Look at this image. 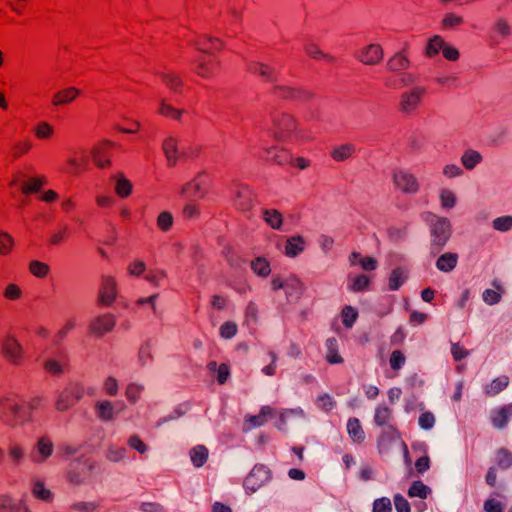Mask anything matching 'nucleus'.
Returning <instances> with one entry per match:
<instances>
[{
	"label": "nucleus",
	"mask_w": 512,
	"mask_h": 512,
	"mask_svg": "<svg viewBox=\"0 0 512 512\" xmlns=\"http://www.w3.org/2000/svg\"><path fill=\"white\" fill-rule=\"evenodd\" d=\"M270 130L273 138L279 142H302L310 137L301 128L296 116L286 111L271 114Z\"/></svg>",
	"instance_id": "obj_1"
},
{
	"label": "nucleus",
	"mask_w": 512,
	"mask_h": 512,
	"mask_svg": "<svg viewBox=\"0 0 512 512\" xmlns=\"http://www.w3.org/2000/svg\"><path fill=\"white\" fill-rule=\"evenodd\" d=\"M24 407L19 402L17 396L6 394L0 397V419L11 427L23 425Z\"/></svg>",
	"instance_id": "obj_2"
},
{
	"label": "nucleus",
	"mask_w": 512,
	"mask_h": 512,
	"mask_svg": "<svg viewBox=\"0 0 512 512\" xmlns=\"http://www.w3.org/2000/svg\"><path fill=\"white\" fill-rule=\"evenodd\" d=\"M193 72L203 78L212 79L220 72V61L216 54H199L193 61Z\"/></svg>",
	"instance_id": "obj_3"
},
{
	"label": "nucleus",
	"mask_w": 512,
	"mask_h": 512,
	"mask_svg": "<svg viewBox=\"0 0 512 512\" xmlns=\"http://www.w3.org/2000/svg\"><path fill=\"white\" fill-rule=\"evenodd\" d=\"M84 396V387L79 383H69L57 396L55 408L64 412L75 406Z\"/></svg>",
	"instance_id": "obj_4"
},
{
	"label": "nucleus",
	"mask_w": 512,
	"mask_h": 512,
	"mask_svg": "<svg viewBox=\"0 0 512 512\" xmlns=\"http://www.w3.org/2000/svg\"><path fill=\"white\" fill-rule=\"evenodd\" d=\"M1 354L10 364L21 366L26 360L22 344L13 335L6 336L1 343Z\"/></svg>",
	"instance_id": "obj_5"
},
{
	"label": "nucleus",
	"mask_w": 512,
	"mask_h": 512,
	"mask_svg": "<svg viewBox=\"0 0 512 512\" xmlns=\"http://www.w3.org/2000/svg\"><path fill=\"white\" fill-rule=\"evenodd\" d=\"M451 235L450 222L444 218L437 219L431 228V253L438 254L445 244L448 242Z\"/></svg>",
	"instance_id": "obj_6"
},
{
	"label": "nucleus",
	"mask_w": 512,
	"mask_h": 512,
	"mask_svg": "<svg viewBox=\"0 0 512 512\" xmlns=\"http://www.w3.org/2000/svg\"><path fill=\"white\" fill-rule=\"evenodd\" d=\"M210 181L204 175H197L191 181L184 184L180 194L186 198L203 199L209 192Z\"/></svg>",
	"instance_id": "obj_7"
},
{
	"label": "nucleus",
	"mask_w": 512,
	"mask_h": 512,
	"mask_svg": "<svg viewBox=\"0 0 512 512\" xmlns=\"http://www.w3.org/2000/svg\"><path fill=\"white\" fill-rule=\"evenodd\" d=\"M272 93L280 99L292 101H309L314 97L311 91L286 85L274 86Z\"/></svg>",
	"instance_id": "obj_8"
},
{
	"label": "nucleus",
	"mask_w": 512,
	"mask_h": 512,
	"mask_svg": "<svg viewBox=\"0 0 512 512\" xmlns=\"http://www.w3.org/2000/svg\"><path fill=\"white\" fill-rule=\"evenodd\" d=\"M117 282L111 275H104L101 278L98 301L100 304L110 306L117 298Z\"/></svg>",
	"instance_id": "obj_9"
},
{
	"label": "nucleus",
	"mask_w": 512,
	"mask_h": 512,
	"mask_svg": "<svg viewBox=\"0 0 512 512\" xmlns=\"http://www.w3.org/2000/svg\"><path fill=\"white\" fill-rule=\"evenodd\" d=\"M426 90L422 87H415L404 92L399 101V108L404 113H411L417 109L424 97Z\"/></svg>",
	"instance_id": "obj_10"
},
{
	"label": "nucleus",
	"mask_w": 512,
	"mask_h": 512,
	"mask_svg": "<svg viewBox=\"0 0 512 512\" xmlns=\"http://www.w3.org/2000/svg\"><path fill=\"white\" fill-rule=\"evenodd\" d=\"M81 95V90L74 86L65 87L52 94L51 105L54 108L67 106L75 102Z\"/></svg>",
	"instance_id": "obj_11"
},
{
	"label": "nucleus",
	"mask_w": 512,
	"mask_h": 512,
	"mask_svg": "<svg viewBox=\"0 0 512 512\" xmlns=\"http://www.w3.org/2000/svg\"><path fill=\"white\" fill-rule=\"evenodd\" d=\"M116 325L115 316L110 313H106L100 316L95 317L90 325H89V332L92 335H95L97 337H101L105 335L106 333L113 330V328Z\"/></svg>",
	"instance_id": "obj_12"
},
{
	"label": "nucleus",
	"mask_w": 512,
	"mask_h": 512,
	"mask_svg": "<svg viewBox=\"0 0 512 512\" xmlns=\"http://www.w3.org/2000/svg\"><path fill=\"white\" fill-rule=\"evenodd\" d=\"M384 52L379 44H369L358 51L357 58L365 65H375L382 61Z\"/></svg>",
	"instance_id": "obj_13"
},
{
	"label": "nucleus",
	"mask_w": 512,
	"mask_h": 512,
	"mask_svg": "<svg viewBox=\"0 0 512 512\" xmlns=\"http://www.w3.org/2000/svg\"><path fill=\"white\" fill-rule=\"evenodd\" d=\"M394 183L403 193L413 194L419 190L415 176L405 171H398L394 174Z\"/></svg>",
	"instance_id": "obj_14"
},
{
	"label": "nucleus",
	"mask_w": 512,
	"mask_h": 512,
	"mask_svg": "<svg viewBox=\"0 0 512 512\" xmlns=\"http://www.w3.org/2000/svg\"><path fill=\"white\" fill-rule=\"evenodd\" d=\"M268 159L271 163L279 166H289L293 163V153L290 149L282 146H271L266 149Z\"/></svg>",
	"instance_id": "obj_15"
},
{
	"label": "nucleus",
	"mask_w": 512,
	"mask_h": 512,
	"mask_svg": "<svg viewBox=\"0 0 512 512\" xmlns=\"http://www.w3.org/2000/svg\"><path fill=\"white\" fill-rule=\"evenodd\" d=\"M54 446L51 439L47 436H42L38 439L34 452L32 453V460L35 463L45 462L53 453Z\"/></svg>",
	"instance_id": "obj_16"
},
{
	"label": "nucleus",
	"mask_w": 512,
	"mask_h": 512,
	"mask_svg": "<svg viewBox=\"0 0 512 512\" xmlns=\"http://www.w3.org/2000/svg\"><path fill=\"white\" fill-rule=\"evenodd\" d=\"M113 147V143L110 141H104L99 143L93 148L92 158L94 163L100 168H107L110 166V150Z\"/></svg>",
	"instance_id": "obj_17"
},
{
	"label": "nucleus",
	"mask_w": 512,
	"mask_h": 512,
	"mask_svg": "<svg viewBox=\"0 0 512 512\" xmlns=\"http://www.w3.org/2000/svg\"><path fill=\"white\" fill-rule=\"evenodd\" d=\"M253 193L247 186H239L233 197L234 206L241 211H248L253 207Z\"/></svg>",
	"instance_id": "obj_18"
},
{
	"label": "nucleus",
	"mask_w": 512,
	"mask_h": 512,
	"mask_svg": "<svg viewBox=\"0 0 512 512\" xmlns=\"http://www.w3.org/2000/svg\"><path fill=\"white\" fill-rule=\"evenodd\" d=\"M222 47V41L216 37L201 36L195 41V48L200 54H215Z\"/></svg>",
	"instance_id": "obj_19"
},
{
	"label": "nucleus",
	"mask_w": 512,
	"mask_h": 512,
	"mask_svg": "<svg viewBox=\"0 0 512 512\" xmlns=\"http://www.w3.org/2000/svg\"><path fill=\"white\" fill-rule=\"evenodd\" d=\"M248 71L251 74L260 77L263 81L266 82H274L277 80L276 70L273 67L261 62L249 63Z\"/></svg>",
	"instance_id": "obj_20"
},
{
	"label": "nucleus",
	"mask_w": 512,
	"mask_h": 512,
	"mask_svg": "<svg viewBox=\"0 0 512 512\" xmlns=\"http://www.w3.org/2000/svg\"><path fill=\"white\" fill-rule=\"evenodd\" d=\"M162 150L166 156L168 165H176L179 158L178 139L174 136L166 137L162 143Z\"/></svg>",
	"instance_id": "obj_21"
},
{
	"label": "nucleus",
	"mask_w": 512,
	"mask_h": 512,
	"mask_svg": "<svg viewBox=\"0 0 512 512\" xmlns=\"http://www.w3.org/2000/svg\"><path fill=\"white\" fill-rule=\"evenodd\" d=\"M269 475L268 472L265 471L262 467H255L249 473L247 478L245 479V487L247 489H251L255 491L258 487H260L266 480H268Z\"/></svg>",
	"instance_id": "obj_22"
},
{
	"label": "nucleus",
	"mask_w": 512,
	"mask_h": 512,
	"mask_svg": "<svg viewBox=\"0 0 512 512\" xmlns=\"http://www.w3.org/2000/svg\"><path fill=\"white\" fill-rule=\"evenodd\" d=\"M273 410L269 406H263L258 415H247L245 417V430H251L266 423L267 417L272 415Z\"/></svg>",
	"instance_id": "obj_23"
},
{
	"label": "nucleus",
	"mask_w": 512,
	"mask_h": 512,
	"mask_svg": "<svg viewBox=\"0 0 512 512\" xmlns=\"http://www.w3.org/2000/svg\"><path fill=\"white\" fill-rule=\"evenodd\" d=\"M0 512H31L24 501L15 502L9 495H0Z\"/></svg>",
	"instance_id": "obj_24"
},
{
	"label": "nucleus",
	"mask_w": 512,
	"mask_h": 512,
	"mask_svg": "<svg viewBox=\"0 0 512 512\" xmlns=\"http://www.w3.org/2000/svg\"><path fill=\"white\" fill-rule=\"evenodd\" d=\"M511 415L512 403L494 410L490 419L495 428L502 429L506 427Z\"/></svg>",
	"instance_id": "obj_25"
},
{
	"label": "nucleus",
	"mask_w": 512,
	"mask_h": 512,
	"mask_svg": "<svg viewBox=\"0 0 512 512\" xmlns=\"http://www.w3.org/2000/svg\"><path fill=\"white\" fill-rule=\"evenodd\" d=\"M157 113L162 117L175 121H181L185 111L183 109L174 107L166 99H161L159 101Z\"/></svg>",
	"instance_id": "obj_26"
},
{
	"label": "nucleus",
	"mask_w": 512,
	"mask_h": 512,
	"mask_svg": "<svg viewBox=\"0 0 512 512\" xmlns=\"http://www.w3.org/2000/svg\"><path fill=\"white\" fill-rule=\"evenodd\" d=\"M325 346L327 349L325 359L329 364L335 365L344 362V358L339 352L338 340L335 337L328 338L325 342Z\"/></svg>",
	"instance_id": "obj_27"
},
{
	"label": "nucleus",
	"mask_w": 512,
	"mask_h": 512,
	"mask_svg": "<svg viewBox=\"0 0 512 512\" xmlns=\"http://www.w3.org/2000/svg\"><path fill=\"white\" fill-rule=\"evenodd\" d=\"M7 455L14 466H20L26 458V449L21 443L11 442L7 448Z\"/></svg>",
	"instance_id": "obj_28"
},
{
	"label": "nucleus",
	"mask_w": 512,
	"mask_h": 512,
	"mask_svg": "<svg viewBox=\"0 0 512 512\" xmlns=\"http://www.w3.org/2000/svg\"><path fill=\"white\" fill-rule=\"evenodd\" d=\"M297 290V297H301L305 290L304 284L297 278H291L284 281L280 277H274L271 280V287L273 290L285 289V287H294Z\"/></svg>",
	"instance_id": "obj_29"
},
{
	"label": "nucleus",
	"mask_w": 512,
	"mask_h": 512,
	"mask_svg": "<svg viewBox=\"0 0 512 512\" xmlns=\"http://www.w3.org/2000/svg\"><path fill=\"white\" fill-rule=\"evenodd\" d=\"M347 432L354 443L361 444L365 440V432L358 418L351 417L347 421Z\"/></svg>",
	"instance_id": "obj_30"
},
{
	"label": "nucleus",
	"mask_w": 512,
	"mask_h": 512,
	"mask_svg": "<svg viewBox=\"0 0 512 512\" xmlns=\"http://www.w3.org/2000/svg\"><path fill=\"white\" fill-rule=\"evenodd\" d=\"M509 382L510 380L507 375H500L484 387V393L487 396H496L508 387Z\"/></svg>",
	"instance_id": "obj_31"
},
{
	"label": "nucleus",
	"mask_w": 512,
	"mask_h": 512,
	"mask_svg": "<svg viewBox=\"0 0 512 512\" xmlns=\"http://www.w3.org/2000/svg\"><path fill=\"white\" fill-rule=\"evenodd\" d=\"M32 495L41 501L51 502L53 500V493L46 488L45 483L40 479H33L31 482Z\"/></svg>",
	"instance_id": "obj_32"
},
{
	"label": "nucleus",
	"mask_w": 512,
	"mask_h": 512,
	"mask_svg": "<svg viewBox=\"0 0 512 512\" xmlns=\"http://www.w3.org/2000/svg\"><path fill=\"white\" fill-rule=\"evenodd\" d=\"M494 466L499 470H508L512 467V452L507 448H499L495 452Z\"/></svg>",
	"instance_id": "obj_33"
},
{
	"label": "nucleus",
	"mask_w": 512,
	"mask_h": 512,
	"mask_svg": "<svg viewBox=\"0 0 512 512\" xmlns=\"http://www.w3.org/2000/svg\"><path fill=\"white\" fill-rule=\"evenodd\" d=\"M161 81L173 93H182L184 82L179 75L175 73H165L161 75Z\"/></svg>",
	"instance_id": "obj_34"
},
{
	"label": "nucleus",
	"mask_w": 512,
	"mask_h": 512,
	"mask_svg": "<svg viewBox=\"0 0 512 512\" xmlns=\"http://www.w3.org/2000/svg\"><path fill=\"white\" fill-rule=\"evenodd\" d=\"M458 262V255L453 252L442 254L436 261V267L442 272L452 271Z\"/></svg>",
	"instance_id": "obj_35"
},
{
	"label": "nucleus",
	"mask_w": 512,
	"mask_h": 512,
	"mask_svg": "<svg viewBox=\"0 0 512 512\" xmlns=\"http://www.w3.org/2000/svg\"><path fill=\"white\" fill-rule=\"evenodd\" d=\"M189 455L192 464L199 468L207 462L209 451L204 445H197L190 450Z\"/></svg>",
	"instance_id": "obj_36"
},
{
	"label": "nucleus",
	"mask_w": 512,
	"mask_h": 512,
	"mask_svg": "<svg viewBox=\"0 0 512 512\" xmlns=\"http://www.w3.org/2000/svg\"><path fill=\"white\" fill-rule=\"evenodd\" d=\"M252 271L259 277L266 278L271 273L269 261L264 257H256L251 261Z\"/></svg>",
	"instance_id": "obj_37"
},
{
	"label": "nucleus",
	"mask_w": 512,
	"mask_h": 512,
	"mask_svg": "<svg viewBox=\"0 0 512 512\" xmlns=\"http://www.w3.org/2000/svg\"><path fill=\"white\" fill-rule=\"evenodd\" d=\"M392 420V409L386 405H378L374 413V422L377 426H385Z\"/></svg>",
	"instance_id": "obj_38"
},
{
	"label": "nucleus",
	"mask_w": 512,
	"mask_h": 512,
	"mask_svg": "<svg viewBox=\"0 0 512 512\" xmlns=\"http://www.w3.org/2000/svg\"><path fill=\"white\" fill-rule=\"evenodd\" d=\"M32 142L29 139L19 140L15 142L10 149V156L13 160L19 159L20 157L29 153L32 149Z\"/></svg>",
	"instance_id": "obj_39"
},
{
	"label": "nucleus",
	"mask_w": 512,
	"mask_h": 512,
	"mask_svg": "<svg viewBox=\"0 0 512 512\" xmlns=\"http://www.w3.org/2000/svg\"><path fill=\"white\" fill-rule=\"evenodd\" d=\"M342 324L345 328H352L358 319V311L351 305H345L340 312Z\"/></svg>",
	"instance_id": "obj_40"
},
{
	"label": "nucleus",
	"mask_w": 512,
	"mask_h": 512,
	"mask_svg": "<svg viewBox=\"0 0 512 512\" xmlns=\"http://www.w3.org/2000/svg\"><path fill=\"white\" fill-rule=\"evenodd\" d=\"M304 249V240L301 236H294L287 240L285 253L289 257H295Z\"/></svg>",
	"instance_id": "obj_41"
},
{
	"label": "nucleus",
	"mask_w": 512,
	"mask_h": 512,
	"mask_svg": "<svg viewBox=\"0 0 512 512\" xmlns=\"http://www.w3.org/2000/svg\"><path fill=\"white\" fill-rule=\"evenodd\" d=\"M406 280L405 271L397 267L392 270L388 279V287L391 291L398 290Z\"/></svg>",
	"instance_id": "obj_42"
},
{
	"label": "nucleus",
	"mask_w": 512,
	"mask_h": 512,
	"mask_svg": "<svg viewBox=\"0 0 512 512\" xmlns=\"http://www.w3.org/2000/svg\"><path fill=\"white\" fill-rule=\"evenodd\" d=\"M33 132L37 139L48 140L53 137L55 130L47 121H41L34 127Z\"/></svg>",
	"instance_id": "obj_43"
},
{
	"label": "nucleus",
	"mask_w": 512,
	"mask_h": 512,
	"mask_svg": "<svg viewBox=\"0 0 512 512\" xmlns=\"http://www.w3.org/2000/svg\"><path fill=\"white\" fill-rule=\"evenodd\" d=\"M263 218L272 229H280L282 226V214L276 209H265L263 211Z\"/></svg>",
	"instance_id": "obj_44"
},
{
	"label": "nucleus",
	"mask_w": 512,
	"mask_h": 512,
	"mask_svg": "<svg viewBox=\"0 0 512 512\" xmlns=\"http://www.w3.org/2000/svg\"><path fill=\"white\" fill-rule=\"evenodd\" d=\"M207 368L209 371L217 373V381L220 385H223L230 375L229 367L225 363L218 365L215 361H211Z\"/></svg>",
	"instance_id": "obj_45"
},
{
	"label": "nucleus",
	"mask_w": 512,
	"mask_h": 512,
	"mask_svg": "<svg viewBox=\"0 0 512 512\" xmlns=\"http://www.w3.org/2000/svg\"><path fill=\"white\" fill-rule=\"evenodd\" d=\"M97 416L103 421H110L114 417V407L109 401H99L95 405Z\"/></svg>",
	"instance_id": "obj_46"
},
{
	"label": "nucleus",
	"mask_w": 512,
	"mask_h": 512,
	"mask_svg": "<svg viewBox=\"0 0 512 512\" xmlns=\"http://www.w3.org/2000/svg\"><path fill=\"white\" fill-rule=\"evenodd\" d=\"M69 237H70V229L67 225H64V226L57 228L56 230H54L51 233V235L48 239V243L53 246L60 245L63 242H65L66 240H68Z\"/></svg>",
	"instance_id": "obj_47"
},
{
	"label": "nucleus",
	"mask_w": 512,
	"mask_h": 512,
	"mask_svg": "<svg viewBox=\"0 0 512 512\" xmlns=\"http://www.w3.org/2000/svg\"><path fill=\"white\" fill-rule=\"evenodd\" d=\"M387 67L391 71L405 70L409 67V60L403 53H397L388 60Z\"/></svg>",
	"instance_id": "obj_48"
},
{
	"label": "nucleus",
	"mask_w": 512,
	"mask_h": 512,
	"mask_svg": "<svg viewBox=\"0 0 512 512\" xmlns=\"http://www.w3.org/2000/svg\"><path fill=\"white\" fill-rule=\"evenodd\" d=\"M355 152V147L352 144H343L331 151V157L335 161H344L351 157Z\"/></svg>",
	"instance_id": "obj_49"
},
{
	"label": "nucleus",
	"mask_w": 512,
	"mask_h": 512,
	"mask_svg": "<svg viewBox=\"0 0 512 512\" xmlns=\"http://www.w3.org/2000/svg\"><path fill=\"white\" fill-rule=\"evenodd\" d=\"M29 272L37 278H46L50 272V267L47 263L33 260L29 263Z\"/></svg>",
	"instance_id": "obj_50"
},
{
	"label": "nucleus",
	"mask_w": 512,
	"mask_h": 512,
	"mask_svg": "<svg viewBox=\"0 0 512 512\" xmlns=\"http://www.w3.org/2000/svg\"><path fill=\"white\" fill-rule=\"evenodd\" d=\"M430 494V489L421 481H414L408 490V496L411 498L418 497L426 499Z\"/></svg>",
	"instance_id": "obj_51"
},
{
	"label": "nucleus",
	"mask_w": 512,
	"mask_h": 512,
	"mask_svg": "<svg viewBox=\"0 0 512 512\" xmlns=\"http://www.w3.org/2000/svg\"><path fill=\"white\" fill-rule=\"evenodd\" d=\"M45 182V178L43 177L30 178L22 184L21 192L23 194L38 192L41 189V187L45 184Z\"/></svg>",
	"instance_id": "obj_52"
},
{
	"label": "nucleus",
	"mask_w": 512,
	"mask_h": 512,
	"mask_svg": "<svg viewBox=\"0 0 512 512\" xmlns=\"http://www.w3.org/2000/svg\"><path fill=\"white\" fill-rule=\"evenodd\" d=\"M67 366V361H58L55 359H47L43 364L45 371L52 375L62 374Z\"/></svg>",
	"instance_id": "obj_53"
},
{
	"label": "nucleus",
	"mask_w": 512,
	"mask_h": 512,
	"mask_svg": "<svg viewBox=\"0 0 512 512\" xmlns=\"http://www.w3.org/2000/svg\"><path fill=\"white\" fill-rule=\"evenodd\" d=\"M115 192L121 198L128 197L132 192V183L122 175L116 178Z\"/></svg>",
	"instance_id": "obj_54"
},
{
	"label": "nucleus",
	"mask_w": 512,
	"mask_h": 512,
	"mask_svg": "<svg viewBox=\"0 0 512 512\" xmlns=\"http://www.w3.org/2000/svg\"><path fill=\"white\" fill-rule=\"evenodd\" d=\"M14 238L5 231H0V256L9 255L14 248Z\"/></svg>",
	"instance_id": "obj_55"
},
{
	"label": "nucleus",
	"mask_w": 512,
	"mask_h": 512,
	"mask_svg": "<svg viewBox=\"0 0 512 512\" xmlns=\"http://www.w3.org/2000/svg\"><path fill=\"white\" fill-rule=\"evenodd\" d=\"M370 278L367 275L359 274L351 278L350 290L353 292H360L366 290L370 285Z\"/></svg>",
	"instance_id": "obj_56"
},
{
	"label": "nucleus",
	"mask_w": 512,
	"mask_h": 512,
	"mask_svg": "<svg viewBox=\"0 0 512 512\" xmlns=\"http://www.w3.org/2000/svg\"><path fill=\"white\" fill-rule=\"evenodd\" d=\"M201 210L199 204L196 202L186 203L181 210V217L184 220H191L200 216Z\"/></svg>",
	"instance_id": "obj_57"
},
{
	"label": "nucleus",
	"mask_w": 512,
	"mask_h": 512,
	"mask_svg": "<svg viewBox=\"0 0 512 512\" xmlns=\"http://www.w3.org/2000/svg\"><path fill=\"white\" fill-rule=\"evenodd\" d=\"M305 52L307 53V55H309L310 57H312L313 59H316V60L324 59V60H327L328 62L334 61L333 56H330V55L322 52L321 49L319 48V46H317L316 44L306 45Z\"/></svg>",
	"instance_id": "obj_58"
},
{
	"label": "nucleus",
	"mask_w": 512,
	"mask_h": 512,
	"mask_svg": "<svg viewBox=\"0 0 512 512\" xmlns=\"http://www.w3.org/2000/svg\"><path fill=\"white\" fill-rule=\"evenodd\" d=\"M444 45H445V42L440 36H434L432 39L429 40V42L427 44L426 54L429 57H434L440 51H442Z\"/></svg>",
	"instance_id": "obj_59"
},
{
	"label": "nucleus",
	"mask_w": 512,
	"mask_h": 512,
	"mask_svg": "<svg viewBox=\"0 0 512 512\" xmlns=\"http://www.w3.org/2000/svg\"><path fill=\"white\" fill-rule=\"evenodd\" d=\"M406 362V357L401 350H394L389 358V365L392 370H400Z\"/></svg>",
	"instance_id": "obj_60"
},
{
	"label": "nucleus",
	"mask_w": 512,
	"mask_h": 512,
	"mask_svg": "<svg viewBox=\"0 0 512 512\" xmlns=\"http://www.w3.org/2000/svg\"><path fill=\"white\" fill-rule=\"evenodd\" d=\"M481 161V155L474 150H469L462 156V163L467 169H472Z\"/></svg>",
	"instance_id": "obj_61"
},
{
	"label": "nucleus",
	"mask_w": 512,
	"mask_h": 512,
	"mask_svg": "<svg viewBox=\"0 0 512 512\" xmlns=\"http://www.w3.org/2000/svg\"><path fill=\"white\" fill-rule=\"evenodd\" d=\"M99 507L96 502H77L73 504L69 512H94Z\"/></svg>",
	"instance_id": "obj_62"
},
{
	"label": "nucleus",
	"mask_w": 512,
	"mask_h": 512,
	"mask_svg": "<svg viewBox=\"0 0 512 512\" xmlns=\"http://www.w3.org/2000/svg\"><path fill=\"white\" fill-rule=\"evenodd\" d=\"M372 512H392V504L389 498L382 497L374 500Z\"/></svg>",
	"instance_id": "obj_63"
},
{
	"label": "nucleus",
	"mask_w": 512,
	"mask_h": 512,
	"mask_svg": "<svg viewBox=\"0 0 512 512\" xmlns=\"http://www.w3.org/2000/svg\"><path fill=\"white\" fill-rule=\"evenodd\" d=\"M483 509L485 512H504V504L495 498L485 500Z\"/></svg>",
	"instance_id": "obj_64"
}]
</instances>
